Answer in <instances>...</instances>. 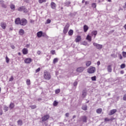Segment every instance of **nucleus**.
I'll list each match as a JSON object with an SVG mask.
<instances>
[{
  "label": "nucleus",
  "mask_w": 126,
  "mask_h": 126,
  "mask_svg": "<svg viewBox=\"0 0 126 126\" xmlns=\"http://www.w3.org/2000/svg\"><path fill=\"white\" fill-rule=\"evenodd\" d=\"M126 67V64L123 63L121 65V68H125Z\"/></svg>",
  "instance_id": "nucleus-41"
},
{
  "label": "nucleus",
  "mask_w": 126,
  "mask_h": 126,
  "mask_svg": "<svg viewBox=\"0 0 126 126\" xmlns=\"http://www.w3.org/2000/svg\"><path fill=\"white\" fill-rule=\"evenodd\" d=\"M56 5H57V4H56L54 2H52L51 3V8H52V9H56Z\"/></svg>",
  "instance_id": "nucleus-14"
},
{
  "label": "nucleus",
  "mask_w": 126,
  "mask_h": 126,
  "mask_svg": "<svg viewBox=\"0 0 126 126\" xmlns=\"http://www.w3.org/2000/svg\"><path fill=\"white\" fill-rule=\"evenodd\" d=\"M6 63H9V58H8L7 56L6 57Z\"/></svg>",
  "instance_id": "nucleus-43"
},
{
  "label": "nucleus",
  "mask_w": 126,
  "mask_h": 126,
  "mask_svg": "<svg viewBox=\"0 0 126 126\" xmlns=\"http://www.w3.org/2000/svg\"><path fill=\"white\" fill-rule=\"evenodd\" d=\"M24 1L27 3H28V2H29V0H24Z\"/></svg>",
  "instance_id": "nucleus-58"
},
{
  "label": "nucleus",
  "mask_w": 126,
  "mask_h": 126,
  "mask_svg": "<svg viewBox=\"0 0 126 126\" xmlns=\"http://www.w3.org/2000/svg\"><path fill=\"white\" fill-rule=\"evenodd\" d=\"M58 58H55L53 60V63H58Z\"/></svg>",
  "instance_id": "nucleus-37"
},
{
  "label": "nucleus",
  "mask_w": 126,
  "mask_h": 126,
  "mask_svg": "<svg viewBox=\"0 0 126 126\" xmlns=\"http://www.w3.org/2000/svg\"><path fill=\"white\" fill-rule=\"evenodd\" d=\"M84 69H85V67H79L77 68L76 71L77 72H82L83 71V70H84Z\"/></svg>",
  "instance_id": "nucleus-9"
},
{
  "label": "nucleus",
  "mask_w": 126,
  "mask_h": 126,
  "mask_svg": "<svg viewBox=\"0 0 126 126\" xmlns=\"http://www.w3.org/2000/svg\"><path fill=\"white\" fill-rule=\"evenodd\" d=\"M95 70H96V68L94 67L90 66L88 69V73H94L95 72Z\"/></svg>",
  "instance_id": "nucleus-3"
},
{
  "label": "nucleus",
  "mask_w": 126,
  "mask_h": 126,
  "mask_svg": "<svg viewBox=\"0 0 126 126\" xmlns=\"http://www.w3.org/2000/svg\"><path fill=\"white\" fill-rule=\"evenodd\" d=\"M11 48H12V49H15V46H14V45H11Z\"/></svg>",
  "instance_id": "nucleus-60"
},
{
  "label": "nucleus",
  "mask_w": 126,
  "mask_h": 126,
  "mask_svg": "<svg viewBox=\"0 0 126 126\" xmlns=\"http://www.w3.org/2000/svg\"><path fill=\"white\" fill-rule=\"evenodd\" d=\"M97 63V65H100V61H98Z\"/></svg>",
  "instance_id": "nucleus-63"
},
{
  "label": "nucleus",
  "mask_w": 126,
  "mask_h": 126,
  "mask_svg": "<svg viewBox=\"0 0 126 126\" xmlns=\"http://www.w3.org/2000/svg\"><path fill=\"white\" fill-rule=\"evenodd\" d=\"M69 28V24L67 23L63 29V33L64 34H66L67 33V32L68 31Z\"/></svg>",
  "instance_id": "nucleus-4"
},
{
  "label": "nucleus",
  "mask_w": 126,
  "mask_h": 126,
  "mask_svg": "<svg viewBox=\"0 0 126 126\" xmlns=\"http://www.w3.org/2000/svg\"><path fill=\"white\" fill-rule=\"evenodd\" d=\"M124 28H125V30H126V24L124 25Z\"/></svg>",
  "instance_id": "nucleus-64"
},
{
  "label": "nucleus",
  "mask_w": 126,
  "mask_h": 126,
  "mask_svg": "<svg viewBox=\"0 0 126 126\" xmlns=\"http://www.w3.org/2000/svg\"><path fill=\"white\" fill-rule=\"evenodd\" d=\"M83 123H87V117L86 116H83L81 117Z\"/></svg>",
  "instance_id": "nucleus-11"
},
{
  "label": "nucleus",
  "mask_w": 126,
  "mask_h": 126,
  "mask_svg": "<svg viewBox=\"0 0 126 126\" xmlns=\"http://www.w3.org/2000/svg\"><path fill=\"white\" fill-rule=\"evenodd\" d=\"M30 108H31V109H36L37 108V106H36V105H30Z\"/></svg>",
  "instance_id": "nucleus-32"
},
{
  "label": "nucleus",
  "mask_w": 126,
  "mask_h": 126,
  "mask_svg": "<svg viewBox=\"0 0 126 126\" xmlns=\"http://www.w3.org/2000/svg\"><path fill=\"white\" fill-rule=\"evenodd\" d=\"M59 104V102H58L57 101L55 100L53 102V106L54 107H57V105Z\"/></svg>",
  "instance_id": "nucleus-33"
},
{
  "label": "nucleus",
  "mask_w": 126,
  "mask_h": 126,
  "mask_svg": "<svg viewBox=\"0 0 126 126\" xmlns=\"http://www.w3.org/2000/svg\"><path fill=\"white\" fill-rule=\"evenodd\" d=\"M41 51H37V55H41Z\"/></svg>",
  "instance_id": "nucleus-56"
},
{
  "label": "nucleus",
  "mask_w": 126,
  "mask_h": 126,
  "mask_svg": "<svg viewBox=\"0 0 126 126\" xmlns=\"http://www.w3.org/2000/svg\"><path fill=\"white\" fill-rule=\"evenodd\" d=\"M18 11H24V12H27V9L25 6H22L18 8Z\"/></svg>",
  "instance_id": "nucleus-6"
},
{
  "label": "nucleus",
  "mask_w": 126,
  "mask_h": 126,
  "mask_svg": "<svg viewBox=\"0 0 126 126\" xmlns=\"http://www.w3.org/2000/svg\"><path fill=\"white\" fill-rule=\"evenodd\" d=\"M87 108L88 106L86 105H83L82 106V109L83 110V111H87Z\"/></svg>",
  "instance_id": "nucleus-25"
},
{
  "label": "nucleus",
  "mask_w": 126,
  "mask_h": 126,
  "mask_svg": "<svg viewBox=\"0 0 126 126\" xmlns=\"http://www.w3.org/2000/svg\"><path fill=\"white\" fill-rule=\"evenodd\" d=\"M123 100L124 101H126V94H124V95L123 96Z\"/></svg>",
  "instance_id": "nucleus-53"
},
{
  "label": "nucleus",
  "mask_w": 126,
  "mask_h": 126,
  "mask_svg": "<svg viewBox=\"0 0 126 126\" xmlns=\"http://www.w3.org/2000/svg\"><path fill=\"white\" fill-rule=\"evenodd\" d=\"M26 48H29V47H30V44H27L26 45Z\"/></svg>",
  "instance_id": "nucleus-59"
},
{
  "label": "nucleus",
  "mask_w": 126,
  "mask_h": 126,
  "mask_svg": "<svg viewBox=\"0 0 126 126\" xmlns=\"http://www.w3.org/2000/svg\"><path fill=\"white\" fill-rule=\"evenodd\" d=\"M3 110L4 112H7L8 111V107L6 106V105H4Z\"/></svg>",
  "instance_id": "nucleus-30"
},
{
  "label": "nucleus",
  "mask_w": 126,
  "mask_h": 126,
  "mask_svg": "<svg viewBox=\"0 0 126 126\" xmlns=\"http://www.w3.org/2000/svg\"><path fill=\"white\" fill-rule=\"evenodd\" d=\"M50 53L52 55H55V54H56V50H51Z\"/></svg>",
  "instance_id": "nucleus-42"
},
{
  "label": "nucleus",
  "mask_w": 126,
  "mask_h": 126,
  "mask_svg": "<svg viewBox=\"0 0 126 126\" xmlns=\"http://www.w3.org/2000/svg\"><path fill=\"white\" fill-rule=\"evenodd\" d=\"M42 37H47V34L45 32H42Z\"/></svg>",
  "instance_id": "nucleus-45"
},
{
  "label": "nucleus",
  "mask_w": 126,
  "mask_h": 126,
  "mask_svg": "<svg viewBox=\"0 0 126 126\" xmlns=\"http://www.w3.org/2000/svg\"><path fill=\"white\" fill-rule=\"evenodd\" d=\"M115 113H117V109H113L110 111V113H109V116H112L114 115Z\"/></svg>",
  "instance_id": "nucleus-13"
},
{
  "label": "nucleus",
  "mask_w": 126,
  "mask_h": 126,
  "mask_svg": "<svg viewBox=\"0 0 126 126\" xmlns=\"http://www.w3.org/2000/svg\"><path fill=\"white\" fill-rule=\"evenodd\" d=\"M69 116V113H66L65 114V117H66L67 118H68Z\"/></svg>",
  "instance_id": "nucleus-55"
},
{
  "label": "nucleus",
  "mask_w": 126,
  "mask_h": 126,
  "mask_svg": "<svg viewBox=\"0 0 126 126\" xmlns=\"http://www.w3.org/2000/svg\"><path fill=\"white\" fill-rule=\"evenodd\" d=\"M17 124H18V126H22V125H23V122L22 121V120H20L17 121Z\"/></svg>",
  "instance_id": "nucleus-22"
},
{
  "label": "nucleus",
  "mask_w": 126,
  "mask_h": 126,
  "mask_svg": "<svg viewBox=\"0 0 126 126\" xmlns=\"http://www.w3.org/2000/svg\"><path fill=\"white\" fill-rule=\"evenodd\" d=\"M23 55H27L28 54V49L27 48H24L22 50Z\"/></svg>",
  "instance_id": "nucleus-16"
},
{
  "label": "nucleus",
  "mask_w": 126,
  "mask_h": 126,
  "mask_svg": "<svg viewBox=\"0 0 126 126\" xmlns=\"http://www.w3.org/2000/svg\"><path fill=\"white\" fill-rule=\"evenodd\" d=\"M50 119V115H44L42 118V122H46L47 120H49Z\"/></svg>",
  "instance_id": "nucleus-7"
},
{
  "label": "nucleus",
  "mask_w": 126,
  "mask_h": 126,
  "mask_svg": "<svg viewBox=\"0 0 126 126\" xmlns=\"http://www.w3.org/2000/svg\"><path fill=\"white\" fill-rule=\"evenodd\" d=\"M109 120H110V121H114V120H115V118H114V117H112V118H110Z\"/></svg>",
  "instance_id": "nucleus-62"
},
{
  "label": "nucleus",
  "mask_w": 126,
  "mask_h": 126,
  "mask_svg": "<svg viewBox=\"0 0 126 126\" xmlns=\"http://www.w3.org/2000/svg\"><path fill=\"white\" fill-rule=\"evenodd\" d=\"M93 45L97 50H101L103 48V45L102 44H99L97 43L94 42Z\"/></svg>",
  "instance_id": "nucleus-5"
},
{
  "label": "nucleus",
  "mask_w": 126,
  "mask_h": 126,
  "mask_svg": "<svg viewBox=\"0 0 126 126\" xmlns=\"http://www.w3.org/2000/svg\"><path fill=\"white\" fill-rule=\"evenodd\" d=\"M112 65H108L107 66V71L108 72H112Z\"/></svg>",
  "instance_id": "nucleus-18"
},
{
  "label": "nucleus",
  "mask_w": 126,
  "mask_h": 126,
  "mask_svg": "<svg viewBox=\"0 0 126 126\" xmlns=\"http://www.w3.org/2000/svg\"><path fill=\"white\" fill-rule=\"evenodd\" d=\"M27 23H28L27 20H26V19L25 18H23L21 19V22L20 23V25H21V26H25L26 24H27Z\"/></svg>",
  "instance_id": "nucleus-2"
},
{
  "label": "nucleus",
  "mask_w": 126,
  "mask_h": 126,
  "mask_svg": "<svg viewBox=\"0 0 126 126\" xmlns=\"http://www.w3.org/2000/svg\"><path fill=\"white\" fill-rule=\"evenodd\" d=\"M97 31H94L92 32V34H93V35H94V36H96V35H97Z\"/></svg>",
  "instance_id": "nucleus-35"
},
{
  "label": "nucleus",
  "mask_w": 126,
  "mask_h": 126,
  "mask_svg": "<svg viewBox=\"0 0 126 126\" xmlns=\"http://www.w3.org/2000/svg\"><path fill=\"white\" fill-rule=\"evenodd\" d=\"M81 41V36L78 35L77 36L76 38L75 39L76 43H78V42H80Z\"/></svg>",
  "instance_id": "nucleus-15"
},
{
  "label": "nucleus",
  "mask_w": 126,
  "mask_h": 126,
  "mask_svg": "<svg viewBox=\"0 0 126 126\" xmlns=\"http://www.w3.org/2000/svg\"><path fill=\"white\" fill-rule=\"evenodd\" d=\"M46 1H47V0H38L39 3H43V2H46Z\"/></svg>",
  "instance_id": "nucleus-34"
},
{
  "label": "nucleus",
  "mask_w": 126,
  "mask_h": 126,
  "mask_svg": "<svg viewBox=\"0 0 126 126\" xmlns=\"http://www.w3.org/2000/svg\"><path fill=\"white\" fill-rule=\"evenodd\" d=\"M83 28L84 32H87V31H88V29H89V27H88L86 25L84 26Z\"/></svg>",
  "instance_id": "nucleus-19"
},
{
  "label": "nucleus",
  "mask_w": 126,
  "mask_h": 126,
  "mask_svg": "<svg viewBox=\"0 0 126 126\" xmlns=\"http://www.w3.org/2000/svg\"><path fill=\"white\" fill-rule=\"evenodd\" d=\"M2 7H3V8H6L7 6L6 5H5L4 3L2 4L1 5Z\"/></svg>",
  "instance_id": "nucleus-46"
},
{
  "label": "nucleus",
  "mask_w": 126,
  "mask_h": 126,
  "mask_svg": "<svg viewBox=\"0 0 126 126\" xmlns=\"http://www.w3.org/2000/svg\"><path fill=\"white\" fill-rule=\"evenodd\" d=\"M119 58L120 59V60H123V56H122V55H119Z\"/></svg>",
  "instance_id": "nucleus-57"
},
{
  "label": "nucleus",
  "mask_w": 126,
  "mask_h": 126,
  "mask_svg": "<svg viewBox=\"0 0 126 126\" xmlns=\"http://www.w3.org/2000/svg\"><path fill=\"white\" fill-rule=\"evenodd\" d=\"M10 7L12 9V10H15V5L13 4H11L10 5Z\"/></svg>",
  "instance_id": "nucleus-23"
},
{
  "label": "nucleus",
  "mask_w": 126,
  "mask_h": 126,
  "mask_svg": "<svg viewBox=\"0 0 126 126\" xmlns=\"http://www.w3.org/2000/svg\"><path fill=\"white\" fill-rule=\"evenodd\" d=\"M120 73L121 74H124V73H125V72L124 71V70H122V71H121Z\"/></svg>",
  "instance_id": "nucleus-61"
},
{
  "label": "nucleus",
  "mask_w": 126,
  "mask_h": 126,
  "mask_svg": "<svg viewBox=\"0 0 126 126\" xmlns=\"http://www.w3.org/2000/svg\"><path fill=\"white\" fill-rule=\"evenodd\" d=\"M27 85H30V84H31L30 80H29V79L27 80Z\"/></svg>",
  "instance_id": "nucleus-38"
},
{
  "label": "nucleus",
  "mask_w": 126,
  "mask_h": 126,
  "mask_svg": "<svg viewBox=\"0 0 126 126\" xmlns=\"http://www.w3.org/2000/svg\"><path fill=\"white\" fill-rule=\"evenodd\" d=\"M123 56L124 58H126V52H123Z\"/></svg>",
  "instance_id": "nucleus-49"
},
{
  "label": "nucleus",
  "mask_w": 126,
  "mask_h": 126,
  "mask_svg": "<svg viewBox=\"0 0 126 126\" xmlns=\"http://www.w3.org/2000/svg\"><path fill=\"white\" fill-rule=\"evenodd\" d=\"M0 115L1 116L2 115V109H1V107L0 106Z\"/></svg>",
  "instance_id": "nucleus-48"
},
{
  "label": "nucleus",
  "mask_w": 126,
  "mask_h": 126,
  "mask_svg": "<svg viewBox=\"0 0 126 126\" xmlns=\"http://www.w3.org/2000/svg\"><path fill=\"white\" fill-rule=\"evenodd\" d=\"M86 95H87V91L86 89H85L82 91L83 97L85 98L86 97Z\"/></svg>",
  "instance_id": "nucleus-12"
},
{
  "label": "nucleus",
  "mask_w": 126,
  "mask_h": 126,
  "mask_svg": "<svg viewBox=\"0 0 126 126\" xmlns=\"http://www.w3.org/2000/svg\"><path fill=\"white\" fill-rule=\"evenodd\" d=\"M44 78L47 80H50V79H51V74L49 72L44 71Z\"/></svg>",
  "instance_id": "nucleus-1"
},
{
  "label": "nucleus",
  "mask_w": 126,
  "mask_h": 126,
  "mask_svg": "<svg viewBox=\"0 0 126 126\" xmlns=\"http://www.w3.org/2000/svg\"><path fill=\"white\" fill-rule=\"evenodd\" d=\"M68 34L69 36H72V35H73V30H70L68 32Z\"/></svg>",
  "instance_id": "nucleus-26"
},
{
  "label": "nucleus",
  "mask_w": 126,
  "mask_h": 126,
  "mask_svg": "<svg viewBox=\"0 0 126 126\" xmlns=\"http://www.w3.org/2000/svg\"><path fill=\"white\" fill-rule=\"evenodd\" d=\"M21 21V19H20V18H17L15 20V23L17 25H20Z\"/></svg>",
  "instance_id": "nucleus-8"
},
{
  "label": "nucleus",
  "mask_w": 126,
  "mask_h": 126,
  "mask_svg": "<svg viewBox=\"0 0 126 126\" xmlns=\"http://www.w3.org/2000/svg\"><path fill=\"white\" fill-rule=\"evenodd\" d=\"M13 79H14V78H13V76H11L9 79V81H13Z\"/></svg>",
  "instance_id": "nucleus-50"
},
{
  "label": "nucleus",
  "mask_w": 126,
  "mask_h": 126,
  "mask_svg": "<svg viewBox=\"0 0 126 126\" xmlns=\"http://www.w3.org/2000/svg\"><path fill=\"white\" fill-rule=\"evenodd\" d=\"M91 79L92 81H96V76L92 77Z\"/></svg>",
  "instance_id": "nucleus-36"
},
{
  "label": "nucleus",
  "mask_w": 126,
  "mask_h": 126,
  "mask_svg": "<svg viewBox=\"0 0 126 126\" xmlns=\"http://www.w3.org/2000/svg\"><path fill=\"white\" fill-rule=\"evenodd\" d=\"M86 39H87V40H88L89 42H91V41L92 40V38H91V36L89 35H87V36L86 37Z\"/></svg>",
  "instance_id": "nucleus-27"
},
{
  "label": "nucleus",
  "mask_w": 126,
  "mask_h": 126,
  "mask_svg": "<svg viewBox=\"0 0 126 126\" xmlns=\"http://www.w3.org/2000/svg\"><path fill=\"white\" fill-rule=\"evenodd\" d=\"M104 121L105 122H110V119H109L108 118H105Z\"/></svg>",
  "instance_id": "nucleus-51"
},
{
  "label": "nucleus",
  "mask_w": 126,
  "mask_h": 126,
  "mask_svg": "<svg viewBox=\"0 0 126 126\" xmlns=\"http://www.w3.org/2000/svg\"><path fill=\"white\" fill-rule=\"evenodd\" d=\"M73 85H74V86H77V82L75 81V82H74Z\"/></svg>",
  "instance_id": "nucleus-54"
},
{
  "label": "nucleus",
  "mask_w": 126,
  "mask_h": 126,
  "mask_svg": "<svg viewBox=\"0 0 126 126\" xmlns=\"http://www.w3.org/2000/svg\"><path fill=\"white\" fill-rule=\"evenodd\" d=\"M60 92H61V90H60V89H57L55 91L56 94H59V93H60Z\"/></svg>",
  "instance_id": "nucleus-40"
},
{
  "label": "nucleus",
  "mask_w": 126,
  "mask_h": 126,
  "mask_svg": "<svg viewBox=\"0 0 126 126\" xmlns=\"http://www.w3.org/2000/svg\"><path fill=\"white\" fill-rule=\"evenodd\" d=\"M97 114H101L102 113V108H98L96 111Z\"/></svg>",
  "instance_id": "nucleus-28"
},
{
  "label": "nucleus",
  "mask_w": 126,
  "mask_h": 126,
  "mask_svg": "<svg viewBox=\"0 0 126 126\" xmlns=\"http://www.w3.org/2000/svg\"><path fill=\"white\" fill-rule=\"evenodd\" d=\"M40 70H41V69L40 68H38L35 70V72L37 73V72H39Z\"/></svg>",
  "instance_id": "nucleus-52"
},
{
  "label": "nucleus",
  "mask_w": 126,
  "mask_h": 126,
  "mask_svg": "<svg viewBox=\"0 0 126 126\" xmlns=\"http://www.w3.org/2000/svg\"><path fill=\"white\" fill-rule=\"evenodd\" d=\"M86 66H90L91 65V62L90 61H88L86 63Z\"/></svg>",
  "instance_id": "nucleus-31"
},
{
  "label": "nucleus",
  "mask_w": 126,
  "mask_h": 126,
  "mask_svg": "<svg viewBox=\"0 0 126 126\" xmlns=\"http://www.w3.org/2000/svg\"><path fill=\"white\" fill-rule=\"evenodd\" d=\"M1 26L3 29H5L6 27V24H5V23H1Z\"/></svg>",
  "instance_id": "nucleus-24"
},
{
  "label": "nucleus",
  "mask_w": 126,
  "mask_h": 126,
  "mask_svg": "<svg viewBox=\"0 0 126 126\" xmlns=\"http://www.w3.org/2000/svg\"><path fill=\"white\" fill-rule=\"evenodd\" d=\"M43 32L40 31L37 32L36 34L38 37V38H41L42 37Z\"/></svg>",
  "instance_id": "nucleus-17"
},
{
  "label": "nucleus",
  "mask_w": 126,
  "mask_h": 126,
  "mask_svg": "<svg viewBox=\"0 0 126 126\" xmlns=\"http://www.w3.org/2000/svg\"><path fill=\"white\" fill-rule=\"evenodd\" d=\"M49 23H51V20H50L49 19H47L46 20V24H49Z\"/></svg>",
  "instance_id": "nucleus-44"
},
{
  "label": "nucleus",
  "mask_w": 126,
  "mask_h": 126,
  "mask_svg": "<svg viewBox=\"0 0 126 126\" xmlns=\"http://www.w3.org/2000/svg\"><path fill=\"white\" fill-rule=\"evenodd\" d=\"M25 63H32V59L31 58H27L25 60Z\"/></svg>",
  "instance_id": "nucleus-10"
},
{
  "label": "nucleus",
  "mask_w": 126,
  "mask_h": 126,
  "mask_svg": "<svg viewBox=\"0 0 126 126\" xmlns=\"http://www.w3.org/2000/svg\"><path fill=\"white\" fill-rule=\"evenodd\" d=\"M70 3H71L70 1H66L64 3V4H65L64 6H67V7H68V6H69V4H70Z\"/></svg>",
  "instance_id": "nucleus-21"
},
{
  "label": "nucleus",
  "mask_w": 126,
  "mask_h": 126,
  "mask_svg": "<svg viewBox=\"0 0 126 126\" xmlns=\"http://www.w3.org/2000/svg\"><path fill=\"white\" fill-rule=\"evenodd\" d=\"M20 35H23L24 34V30L23 29H20L19 31Z\"/></svg>",
  "instance_id": "nucleus-29"
},
{
  "label": "nucleus",
  "mask_w": 126,
  "mask_h": 126,
  "mask_svg": "<svg viewBox=\"0 0 126 126\" xmlns=\"http://www.w3.org/2000/svg\"><path fill=\"white\" fill-rule=\"evenodd\" d=\"M92 7H93V8H95L96 6V3H93L92 4Z\"/></svg>",
  "instance_id": "nucleus-39"
},
{
  "label": "nucleus",
  "mask_w": 126,
  "mask_h": 126,
  "mask_svg": "<svg viewBox=\"0 0 126 126\" xmlns=\"http://www.w3.org/2000/svg\"><path fill=\"white\" fill-rule=\"evenodd\" d=\"M4 3V1L3 0H0V4L2 5Z\"/></svg>",
  "instance_id": "nucleus-47"
},
{
  "label": "nucleus",
  "mask_w": 126,
  "mask_h": 126,
  "mask_svg": "<svg viewBox=\"0 0 126 126\" xmlns=\"http://www.w3.org/2000/svg\"><path fill=\"white\" fill-rule=\"evenodd\" d=\"M14 103L11 102L10 105H9V108H10V110H12V109L14 108Z\"/></svg>",
  "instance_id": "nucleus-20"
}]
</instances>
